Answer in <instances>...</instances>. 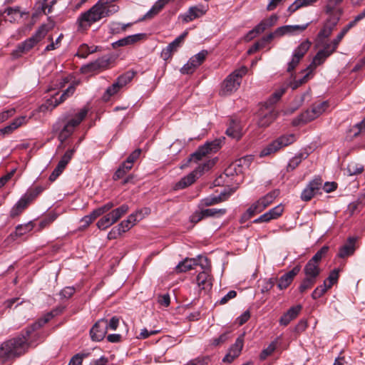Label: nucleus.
I'll return each instance as SVG.
<instances>
[{"mask_svg":"<svg viewBox=\"0 0 365 365\" xmlns=\"http://www.w3.org/2000/svg\"><path fill=\"white\" fill-rule=\"evenodd\" d=\"M48 322L47 319L40 318L25 329V333L4 342L0 346V361H6L19 357L28 350V343H32L31 334Z\"/></svg>","mask_w":365,"mask_h":365,"instance_id":"f257e3e1","label":"nucleus"},{"mask_svg":"<svg viewBox=\"0 0 365 365\" xmlns=\"http://www.w3.org/2000/svg\"><path fill=\"white\" fill-rule=\"evenodd\" d=\"M118 11V6H110L106 0H98L89 10L81 14L78 21L81 26H91L92 24L104 17L110 16Z\"/></svg>","mask_w":365,"mask_h":365,"instance_id":"f03ea898","label":"nucleus"},{"mask_svg":"<svg viewBox=\"0 0 365 365\" xmlns=\"http://www.w3.org/2000/svg\"><path fill=\"white\" fill-rule=\"evenodd\" d=\"M247 71V68L243 66L227 76L222 83L220 95L229 96L236 91L240 85L242 77L246 74Z\"/></svg>","mask_w":365,"mask_h":365,"instance_id":"7ed1b4c3","label":"nucleus"},{"mask_svg":"<svg viewBox=\"0 0 365 365\" xmlns=\"http://www.w3.org/2000/svg\"><path fill=\"white\" fill-rule=\"evenodd\" d=\"M327 107L328 104L326 101L314 104L311 109L307 110L293 120V125L297 126L314 120L324 113Z\"/></svg>","mask_w":365,"mask_h":365,"instance_id":"20e7f679","label":"nucleus"},{"mask_svg":"<svg viewBox=\"0 0 365 365\" xmlns=\"http://www.w3.org/2000/svg\"><path fill=\"white\" fill-rule=\"evenodd\" d=\"M296 140V137L294 134H285L279 136L276 140H273L266 148H264L260 153V156H267L272 153H274L284 147H287L292 144Z\"/></svg>","mask_w":365,"mask_h":365,"instance_id":"39448f33","label":"nucleus"},{"mask_svg":"<svg viewBox=\"0 0 365 365\" xmlns=\"http://www.w3.org/2000/svg\"><path fill=\"white\" fill-rule=\"evenodd\" d=\"M320 45L323 46V48L317 53L313 58L312 62L307 67V70H310V72H313L318 66L322 65L336 50L328 42L321 43Z\"/></svg>","mask_w":365,"mask_h":365,"instance_id":"423d86ee","label":"nucleus"},{"mask_svg":"<svg viewBox=\"0 0 365 365\" xmlns=\"http://www.w3.org/2000/svg\"><path fill=\"white\" fill-rule=\"evenodd\" d=\"M221 143L222 140L220 139H215V140L205 143L190 155L189 160L197 163L207 154L217 152L220 148Z\"/></svg>","mask_w":365,"mask_h":365,"instance_id":"0eeeda50","label":"nucleus"},{"mask_svg":"<svg viewBox=\"0 0 365 365\" xmlns=\"http://www.w3.org/2000/svg\"><path fill=\"white\" fill-rule=\"evenodd\" d=\"M214 164V162L210 163V161L207 163H205L202 167L200 166L197 169L189 173L186 176L182 178L180 181H178L175 185V188L176 190L184 189L190 185H191L198 178L197 175H201L205 169H210L211 166Z\"/></svg>","mask_w":365,"mask_h":365,"instance_id":"6e6552de","label":"nucleus"},{"mask_svg":"<svg viewBox=\"0 0 365 365\" xmlns=\"http://www.w3.org/2000/svg\"><path fill=\"white\" fill-rule=\"evenodd\" d=\"M110 63V58L106 56L98 58L95 61L83 66L81 71L83 73L98 72L108 68Z\"/></svg>","mask_w":365,"mask_h":365,"instance_id":"1a4fd4ad","label":"nucleus"},{"mask_svg":"<svg viewBox=\"0 0 365 365\" xmlns=\"http://www.w3.org/2000/svg\"><path fill=\"white\" fill-rule=\"evenodd\" d=\"M322 182L320 177H315L302 192L301 199L305 202L309 201L318 193L322 186Z\"/></svg>","mask_w":365,"mask_h":365,"instance_id":"9d476101","label":"nucleus"},{"mask_svg":"<svg viewBox=\"0 0 365 365\" xmlns=\"http://www.w3.org/2000/svg\"><path fill=\"white\" fill-rule=\"evenodd\" d=\"M245 333L240 334L236 339L234 344H232L227 352V354L222 359L225 363H232L237 357H238L242 351L244 345Z\"/></svg>","mask_w":365,"mask_h":365,"instance_id":"9b49d317","label":"nucleus"},{"mask_svg":"<svg viewBox=\"0 0 365 365\" xmlns=\"http://www.w3.org/2000/svg\"><path fill=\"white\" fill-rule=\"evenodd\" d=\"M48 32L46 25H41L30 38H27L21 43L24 46L26 53L29 51L34 46L41 41Z\"/></svg>","mask_w":365,"mask_h":365,"instance_id":"f8f14e48","label":"nucleus"},{"mask_svg":"<svg viewBox=\"0 0 365 365\" xmlns=\"http://www.w3.org/2000/svg\"><path fill=\"white\" fill-rule=\"evenodd\" d=\"M187 35V32L185 31L178 37H177L173 41L170 43L161 52V57L163 60L168 61L171 58L173 53H175L178 49L181 46L185 36Z\"/></svg>","mask_w":365,"mask_h":365,"instance_id":"ddd939ff","label":"nucleus"},{"mask_svg":"<svg viewBox=\"0 0 365 365\" xmlns=\"http://www.w3.org/2000/svg\"><path fill=\"white\" fill-rule=\"evenodd\" d=\"M106 319L98 320L91 328L90 334L92 340L100 341L104 339L107 333Z\"/></svg>","mask_w":365,"mask_h":365,"instance_id":"4468645a","label":"nucleus"},{"mask_svg":"<svg viewBox=\"0 0 365 365\" xmlns=\"http://www.w3.org/2000/svg\"><path fill=\"white\" fill-rule=\"evenodd\" d=\"M207 10L202 5L191 6L184 14L180 15L183 22L188 23L205 14Z\"/></svg>","mask_w":365,"mask_h":365,"instance_id":"2eb2a0df","label":"nucleus"},{"mask_svg":"<svg viewBox=\"0 0 365 365\" xmlns=\"http://www.w3.org/2000/svg\"><path fill=\"white\" fill-rule=\"evenodd\" d=\"M300 266L297 265L293 267V269L288 272L283 274L279 279V282L277 284V287L279 289L282 290L289 287V285L292 282L294 277L299 272Z\"/></svg>","mask_w":365,"mask_h":365,"instance_id":"dca6fc26","label":"nucleus"},{"mask_svg":"<svg viewBox=\"0 0 365 365\" xmlns=\"http://www.w3.org/2000/svg\"><path fill=\"white\" fill-rule=\"evenodd\" d=\"M53 131L57 132L59 131L58 139L59 141L63 143L65 140H66L73 133L74 128H72L67 121L63 124V126L60 125V122H57L53 125Z\"/></svg>","mask_w":365,"mask_h":365,"instance_id":"f3484780","label":"nucleus"},{"mask_svg":"<svg viewBox=\"0 0 365 365\" xmlns=\"http://www.w3.org/2000/svg\"><path fill=\"white\" fill-rule=\"evenodd\" d=\"M145 37V34H136L130 35L113 42L112 43V47L113 48H117L118 47L133 45L141 41Z\"/></svg>","mask_w":365,"mask_h":365,"instance_id":"a211bd4d","label":"nucleus"},{"mask_svg":"<svg viewBox=\"0 0 365 365\" xmlns=\"http://www.w3.org/2000/svg\"><path fill=\"white\" fill-rule=\"evenodd\" d=\"M357 240L356 237H349L347 239V242L343 246L339 248L337 256L340 258H345L346 257L352 255L356 250L355 243Z\"/></svg>","mask_w":365,"mask_h":365,"instance_id":"6ab92c4d","label":"nucleus"},{"mask_svg":"<svg viewBox=\"0 0 365 365\" xmlns=\"http://www.w3.org/2000/svg\"><path fill=\"white\" fill-rule=\"evenodd\" d=\"M302 309V306L298 304L292 307L280 318L279 324L283 326H287L291 321L297 318Z\"/></svg>","mask_w":365,"mask_h":365,"instance_id":"aec40b11","label":"nucleus"},{"mask_svg":"<svg viewBox=\"0 0 365 365\" xmlns=\"http://www.w3.org/2000/svg\"><path fill=\"white\" fill-rule=\"evenodd\" d=\"M227 200L226 193L222 192L217 196H209L203 198L199 203V208H203L204 207H209Z\"/></svg>","mask_w":365,"mask_h":365,"instance_id":"412c9836","label":"nucleus"},{"mask_svg":"<svg viewBox=\"0 0 365 365\" xmlns=\"http://www.w3.org/2000/svg\"><path fill=\"white\" fill-rule=\"evenodd\" d=\"M210 272L202 271L200 272L196 278L198 287L202 289H210L212 286V277Z\"/></svg>","mask_w":365,"mask_h":365,"instance_id":"4be33fe9","label":"nucleus"},{"mask_svg":"<svg viewBox=\"0 0 365 365\" xmlns=\"http://www.w3.org/2000/svg\"><path fill=\"white\" fill-rule=\"evenodd\" d=\"M321 269L319 268V264L311 262L309 261L307 262L304 267V273L305 276L315 280H317V278L319 275Z\"/></svg>","mask_w":365,"mask_h":365,"instance_id":"5701e85b","label":"nucleus"},{"mask_svg":"<svg viewBox=\"0 0 365 365\" xmlns=\"http://www.w3.org/2000/svg\"><path fill=\"white\" fill-rule=\"evenodd\" d=\"M279 192L277 190H272L257 201L262 211L274 200Z\"/></svg>","mask_w":365,"mask_h":365,"instance_id":"b1692460","label":"nucleus"},{"mask_svg":"<svg viewBox=\"0 0 365 365\" xmlns=\"http://www.w3.org/2000/svg\"><path fill=\"white\" fill-rule=\"evenodd\" d=\"M196 265H197V259L186 258L183 261L179 262V264L175 267V271L178 273L185 272L194 269L195 266Z\"/></svg>","mask_w":365,"mask_h":365,"instance_id":"393cba45","label":"nucleus"},{"mask_svg":"<svg viewBox=\"0 0 365 365\" xmlns=\"http://www.w3.org/2000/svg\"><path fill=\"white\" fill-rule=\"evenodd\" d=\"M277 115L278 113L274 110L262 115L258 120L259 126L264 128L269 126L277 118Z\"/></svg>","mask_w":365,"mask_h":365,"instance_id":"a878e982","label":"nucleus"},{"mask_svg":"<svg viewBox=\"0 0 365 365\" xmlns=\"http://www.w3.org/2000/svg\"><path fill=\"white\" fill-rule=\"evenodd\" d=\"M262 212V208L259 207L258 203L255 202L251 206L246 210L245 212L242 214L240 218V222L244 223L246 221H247L249 219H250L252 217H253L257 213H259Z\"/></svg>","mask_w":365,"mask_h":365,"instance_id":"bb28decb","label":"nucleus"},{"mask_svg":"<svg viewBox=\"0 0 365 365\" xmlns=\"http://www.w3.org/2000/svg\"><path fill=\"white\" fill-rule=\"evenodd\" d=\"M26 117L21 116L14 119L9 125L0 129V133H3V135H8L12 133L15 129L21 126L25 121Z\"/></svg>","mask_w":365,"mask_h":365,"instance_id":"cd10ccee","label":"nucleus"},{"mask_svg":"<svg viewBox=\"0 0 365 365\" xmlns=\"http://www.w3.org/2000/svg\"><path fill=\"white\" fill-rule=\"evenodd\" d=\"M88 112V110L86 108L81 109L71 119L67 120V123L75 129L86 118Z\"/></svg>","mask_w":365,"mask_h":365,"instance_id":"c85d7f7f","label":"nucleus"},{"mask_svg":"<svg viewBox=\"0 0 365 365\" xmlns=\"http://www.w3.org/2000/svg\"><path fill=\"white\" fill-rule=\"evenodd\" d=\"M226 134L232 138L239 140L242 136L239 123L235 120H231L230 126L226 130Z\"/></svg>","mask_w":365,"mask_h":365,"instance_id":"c756f323","label":"nucleus"},{"mask_svg":"<svg viewBox=\"0 0 365 365\" xmlns=\"http://www.w3.org/2000/svg\"><path fill=\"white\" fill-rule=\"evenodd\" d=\"M44 187L43 186H36L33 188L29 189L22 196L29 204L31 203L43 191Z\"/></svg>","mask_w":365,"mask_h":365,"instance_id":"7c9ffc66","label":"nucleus"},{"mask_svg":"<svg viewBox=\"0 0 365 365\" xmlns=\"http://www.w3.org/2000/svg\"><path fill=\"white\" fill-rule=\"evenodd\" d=\"M29 203L24 198L21 197L20 200L12 207L10 212V216L15 217L19 216L28 206Z\"/></svg>","mask_w":365,"mask_h":365,"instance_id":"2f4dec72","label":"nucleus"},{"mask_svg":"<svg viewBox=\"0 0 365 365\" xmlns=\"http://www.w3.org/2000/svg\"><path fill=\"white\" fill-rule=\"evenodd\" d=\"M166 3L167 0H158L156 1L153 7L145 14L143 19L153 18L161 11Z\"/></svg>","mask_w":365,"mask_h":365,"instance_id":"473e14b6","label":"nucleus"},{"mask_svg":"<svg viewBox=\"0 0 365 365\" xmlns=\"http://www.w3.org/2000/svg\"><path fill=\"white\" fill-rule=\"evenodd\" d=\"M34 225L31 222H29L24 225H19L16 227L15 232L11 234V237L14 238V237H21L30 231L32 230Z\"/></svg>","mask_w":365,"mask_h":365,"instance_id":"72a5a7b5","label":"nucleus"},{"mask_svg":"<svg viewBox=\"0 0 365 365\" xmlns=\"http://www.w3.org/2000/svg\"><path fill=\"white\" fill-rule=\"evenodd\" d=\"M343 0H329L326 6V13L327 14H336L338 12L341 15L342 10L337 6L342 2Z\"/></svg>","mask_w":365,"mask_h":365,"instance_id":"f704fd0d","label":"nucleus"},{"mask_svg":"<svg viewBox=\"0 0 365 365\" xmlns=\"http://www.w3.org/2000/svg\"><path fill=\"white\" fill-rule=\"evenodd\" d=\"M205 218L207 217H220L227 212L225 208H207L202 209Z\"/></svg>","mask_w":365,"mask_h":365,"instance_id":"c9c22d12","label":"nucleus"},{"mask_svg":"<svg viewBox=\"0 0 365 365\" xmlns=\"http://www.w3.org/2000/svg\"><path fill=\"white\" fill-rule=\"evenodd\" d=\"M207 54V51L202 50L201 51H200L199 53L194 55L192 57L190 58V63L197 68L204 62Z\"/></svg>","mask_w":365,"mask_h":365,"instance_id":"e433bc0d","label":"nucleus"},{"mask_svg":"<svg viewBox=\"0 0 365 365\" xmlns=\"http://www.w3.org/2000/svg\"><path fill=\"white\" fill-rule=\"evenodd\" d=\"M311 44L308 39L305 40L294 50L293 55L302 59L310 48Z\"/></svg>","mask_w":365,"mask_h":365,"instance_id":"4c0bfd02","label":"nucleus"},{"mask_svg":"<svg viewBox=\"0 0 365 365\" xmlns=\"http://www.w3.org/2000/svg\"><path fill=\"white\" fill-rule=\"evenodd\" d=\"M303 72H306V73L302 78L294 80L289 83V86L292 90H296L299 86L307 83L312 73L310 72V70H307V68L303 71Z\"/></svg>","mask_w":365,"mask_h":365,"instance_id":"58836bf2","label":"nucleus"},{"mask_svg":"<svg viewBox=\"0 0 365 365\" xmlns=\"http://www.w3.org/2000/svg\"><path fill=\"white\" fill-rule=\"evenodd\" d=\"M354 26V24L350 21L330 43L336 49L344 36Z\"/></svg>","mask_w":365,"mask_h":365,"instance_id":"ea45409f","label":"nucleus"},{"mask_svg":"<svg viewBox=\"0 0 365 365\" xmlns=\"http://www.w3.org/2000/svg\"><path fill=\"white\" fill-rule=\"evenodd\" d=\"M307 156L304 153H298L292 159L289 160V163L287 166V170L288 172L294 170Z\"/></svg>","mask_w":365,"mask_h":365,"instance_id":"a19ab883","label":"nucleus"},{"mask_svg":"<svg viewBox=\"0 0 365 365\" xmlns=\"http://www.w3.org/2000/svg\"><path fill=\"white\" fill-rule=\"evenodd\" d=\"M136 72L134 71H128L118 77L116 81L122 88L128 83L135 76Z\"/></svg>","mask_w":365,"mask_h":365,"instance_id":"79ce46f5","label":"nucleus"},{"mask_svg":"<svg viewBox=\"0 0 365 365\" xmlns=\"http://www.w3.org/2000/svg\"><path fill=\"white\" fill-rule=\"evenodd\" d=\"M130 170V166H128L125 162H123L114 173L113 179L114 180H118L123 178Z\"/></svg>","mask_w":365,"mask_h":365,"instance_id":"37998d69","label":"nucleus"},{"mask_svg":"<svg viewBox=\"0 0 365 365\" xmlns=\"http://www.w3.org/2000/svg\"><path fill=\"white\" fill-rule=\"evenodd\" d=\"M339 13L338 12L336 14H328L329 18L325 21L324 26L327 27V29H330V30L333 31L334 29L337 25L341 17V15H339Z\"/></svg>","mask_w":365,"mask_h":365,"instance_id":"c03bdc74","label":"nucleus"},{"mask_svg":"<svg viewBox=\"0 0 365 365\" xmlns=\"http://www.w3.org/2000/svg\"><path fill=\"white\" fill-rule=\"evenodd\" d=\"M328 251L329 247L327 245L323 246L309 261L319 264L322 259L327 254Z\"/></svg>","mask_w":365,"mask_h":365,"instance_id":"a18cd8bd","label":"nucleus"},{"mask_svg":"<svg viewBox=\"0 0 365 365\" xmlns=\"http://www.w3.org/2000/svg\"><path fill=\"white\" fill-rule=\"evenodd\" d=\"M4 12H6L8 16H11V19L10 21H16V16H18L19 18H22L24 14L27 13L21 11L20 8L19 6L15 7H8L4 10Z\"/></svg>","mask_w":365,"mask_h":365,"instance_id":"49530a36","label":"nucleus"},{"mask_svg":"<svg viewBox=\"0 0 365 365\" xmlns=\"http://www.w3.org/2000/svg\"><path fill=\"white\" fill-rule=\"evenodd\" d=\"M277 341H274L266 349H264L259 355L260 360H265L269 356L272 355L277 349Z\"/></svg>","mask_w":365,"mask_h":365,"instance_id":"de8ad7c7","label":"nucleus"},{"mask_svg":"<svg viewBox=\"0 0 365 365\" xmlns=\"http://www.w3.org/2000/svg\"><path fill=\"white\" fill-rule=\"evenodd\" d=\"M330 287L327 284V280L319 286H318L312 293V297L314 299L320 298Z\"/></svg>","mask_w":365,"mask_h":365,"instance_id":"09e8293b","label":"nucleus"},{"mask_svg":"<svg viewBox=\"0 0 365 365\" xmlns=\"http://www.w3.org/2000/svg\"><path fill=\"white\" fill-rule=\"evenodd\" d=\"M122 87L120 86V84L118 83V81H115L110 86H109L104 95H103V98L104 100L107 101L109 99V98L112 96H113L114 94H115L116 93H118V91Z\"/></svg>","mask_w":365,"mask_h":365,"instance_id":"8fccbe9b","label":"nucleus"},{"mask_svg":"<svg viewBox=\"0 0 365 365\" xmlns=\"http://www.w3.org/2000/svg\"><path fill=\"white\" fill-rule=\"evenodd\" d=\"M230 335V331H226L222 334H220L218 337L212 339L211 340V344L214 346H220L229 340Z\"/></svg>","mask_w":365,"mask_h":365,"instance_id":"3c124183","label":"nucleus"},{"mask_svg":"<svg viewBox=\"0 0 365 365\" xmlns=\"http://www.w3.org/2000/svg\"><path fill=\"white\" fill-rule=\"evenodd\" d=\"M316 282L317 280L315 279L305 277V278L302 281L299 287V291L300 292V293H304L307 289L312 288L316 283Z\"/></svg>","mask_w":365,"mask_h":365,"instance_id":"603ef678","label":"nucleus"},{"mask_svg":"<svg viewBox=\"0 0 365 365\" xmlns=\"http://www.w3.org/2000/svg\"><path fill=\"white\" fill-rule=\"evenodd\" d=\"M364 170V166L355 163H351L347 166V172L349 175L360 174Z\"/></svg>","mask_w":365,"mask_h":365,"instance_id":"864d4df0","label":"nucleus"},{"mask_svg":"<svg viewBox=\"0 0 365 365\" xmlns=\"http://www.w3.org/2000/svg\"><path fill=\"white\" fill-rule=\"evenodd\" d=\"M66 167V166L63 165V163L58 162L57 166L50 175L48 178L49 180L51 182L55 181L58 178V177L63 173Z\"/></svg>","mask_w":365,"mask_h":365,"instance_id":"5fc2aeb1","label":"nucleus"},{"mask_svg":"<svg viewBox=\"0 0 365 365\" xmlns=\"http://www.w3.org/2000/svg\"><path fill=\"white\" fill-rule=\"evenodd\" d=\"M283 212V207L281 205H279L274 208L269 210L266 214L268 215L269 218L271 220L277 219L279 217Z\"/></svg>","mask_w":365,"mask_h":365,"instance_id":"6e6d98bb","label":"nucleus"},{"mask_svg":"<svg viewBox=\"0 0 365 365\" xmlns=\"http://www.w3.org/2000/svg\"><path fill=\"white\" fill-rule=\"evenodd\" d=\"M242 173V169L237 168L235 166V163L232 162L224 171V174L226 176H233L235 175H237Z\"/></svg>","mask_w":365,"mask_h":365,"instance_id":"4d7b16f0","label":"nucleus"},{"mask_svg":"<svg viewBox=\"0 0 365 365\" xmlns=\"http://www.w3.org/2000/svg\"><path fill=\"white\" fill-rule=\"evenodd\" d=\"M129 210V207L126 204H123L120 207L113 210V214L115 215V218L118 220L122 216L128 212Z\"/></svg>","mask_w":365,"mask_h":365,"instance_id":"13d9d810","label":"nucleus"},{"mask_svg":"<svg viewBox=\"0 0 365 365\" xmlns=\"http://www.w3.org/2000/svg\"><path fill=\"white\" fill-rule=\"evenodd\" d=\"M141 153L140 149H136L134 151H133L129 156L127 158L126 160L124 161L126 165L128 166H130V168H133V163L140 157V155Z\"/></svg>","mask_w":365,"mask_h":365,"instance_id":"bf43d9fd","label":"nucleus"},{"mask_svg":"<svg viewBox=\"0 0 365 365\" xmlns=\"http://www.w3.org/2000/svg\"><path fill=\"white\" fill-rule=\"evenodd\" d=\"M197 265H200L202 271L210 272L211 265L209 259L206 257H198L197 259Z\"/></svg>","mask_w":365,"mask_h":365,"instance_id":"052dcab7","label":"nucleus"},{"mask_svg":"<svg viewBox=\"0 0 365 365\" xmlns=\"http://www.w3.org/2000/svg\"><path fill=\"white\" fill-rule=\"evenodd\" d=\"M286 88H281L278 90H277L271 96V98L269 99L268 102L267 103L269 104H274L277 103L281 97L283 96V94L285 93Z\"/></svg>","mask_w":365,"mask_h":365,"instance_id":"680f3d73","label":"nucleus"},{"mask_svg":"<svg viewBox=\"0 0 365 365\" xmlns=\"http://www.w3.org/2000/svg\"><path fill=\"white\" fill-rule=\"evenodd\" d=\"M75 152H76L75 148L68 150L64 153V155L60 160L59 163H63V165L66 166L68 164V163L70 162V160L72 159L73 155L75 153Z\"/></svg>","mask_w":365,"mask_h":365,"instance_id":"e2e57ef3","label":"nucleus"},{"mask_svg":"<svg viewBox=\"0 0 365 365\" xmlns=\"http://www.w3.org/2000/svg\"><path fill=\"white\" fill-rule=\"evenodd\" d=\"M113 224L111 223L110 219L107 215H104L102 218H101L96 225L100 230H106L108 227L111 226Z\"/></svg>","mask_w":365,"mask_h":365,"instance_id":"0e129e2a","label":"nucleus"},{"mask_svg":"<svg viewBox=\"0 0 365 365\" xmlns=\"http://www.w3.org/2000/svg\"><path fill=\"white\" fill-rule=\"evenodd\" d=\"M331 33L332 31L330 30V29H327V27L324 26L317 35L318 44L324 43L322 39L328 38L331 34Z\"/></svg>","mask_w":365,"mask_h":365,"instance_id":"69168bd1","label":"nucleus"},{"mask_svg":"<svg viewBox=\"0 0 365 365\" xmlns=\"http://www.w3.org/2000/svg\"><path fill=\"white\" fill-rule=\"evenodd\" d=\"M267 29H268L267 24H266L263 19L252 31H250L249 35H252L253 34H259L264 31Z\"/></svg>","mask_w":365,"mask_h":365,"instance_id":"338daca9","label":"nucleus"},{"mask_svg":"<svg viewBox=\"0 0 365 365\" xmlns=\"http://www.w3.org/2000/svg\"><path fill=\"white\" fill-rule=\"evenodd\" d=\"M26 51H25L24 46L21 43L18 44L16 49H14L11 53V56L13 59H17L22 56L23 54L26 53Z\"/></svg>","mask_w":365,"mask_h":365,"instance_id":"774afa93","label":"nucleus"}]
</instances>
